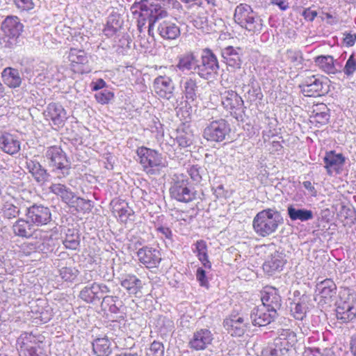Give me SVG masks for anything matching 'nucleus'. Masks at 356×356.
<instances>
[{
	"label": "nucleus",
	"mask_w": 356,
	"mask_h": 356,
	"mask_svg": "<svg viewBox=\"0 0 356 356\" xmlns=\"http://www.w3.org/2000/svg\"><path fill=\"white\" fill-rule=\"evenodd\" d=\"M134 8H137L134 15H137V27L142 32L147 22H149V30L152 29L155 23L168 16L166 10L159 3L150 2L149 0H141L135 3Z\"/></svg>",
	"instance_id": "1"
},
{
	"label": "nucleus",
	"mask_w": 356,
	"mask_h": 356,
	"mask_svg": "<svg viewBox=\"0 0 356 356\" xmlns=\"http://www.w3.org/2000/svg\"><path fill=\"white\" fill-rule=\"evenodd\" d=\"M280 224L279 213L272 209L258 212L252 221L254 231L261 237L268 236L275 232Z\"/></svg>",
	"instance_id": "2"
},
{
	"label": "nucleus",
	"mask_w": 356,
	"mask_h": 356,
	"mask_svg": "<svg viewBox=\"0 0 356 356\" xmlns=\"http://www.w3.org/2000/svg\"><path fill=\"white\" fill-rule=\"evenodd\" d=\"M234 20L251 34L259 33L263 28V21L246 3H240L234 10Z\"/></svg>",
	"instance_id": "3"
},
{
	"label": "nucleus",
	"mask_w": 356,
	"mask_h": 356,
	"mask_svg": "<svg viewBox=\"0 0 356 356\" xmlns=\"http://www.w3.org/2000/svg\"><path fill=\"white\" fill-rule=\"evenodd\" d=\"M330 80L322 74H311L304 77L299 88L305 97H318L324 96L330 90Z\"/></svg>",
	"instance_id": "4"
},
{
	"label": "nucleus",
	"mask_w": 356,
	"mask_h": 356,
	"mask_svg": "<svg viewBox=\"0 0 356 356\" xmlns=\"http://www.w3.org/2000/svg\"><path fill=\"white\" fill-rule=\"evenodd\" d=\"M136 154L143 171L147 175L159 174L165 167L162 154L155 149L145 146L138 147L136 149Z\"/></svg>",
	"instance_id": "5"
},
{
	"label": "nucleus",
	"mask_w": 356,
	"mask_h": 356,
	"mask_svg": "<svg viewBox=\"0 0 356 356\" xmlns=\"http://www.w3.org/2000/svg\"><path fill=\"white\" fill-rule=\"evenodd\" d=\"M220 104L232 117L238 120L242 119L245 106L242 97L233 90H225L220 93Z\"/></svg>",
	"instance_id": "6"
},
{
	"label": "nucleus",
	"mask_w": 356,
	"mask_h": 356,
	"mask_svg": "<svg viewBox=\"0 0 356 356\" xmlns=\"http://www.w3.org/2000/svg\"><path fill=\"white\" fill-rule=\"evenodd\" d=\"M66 54L69 68L73 74H84L91 72L90 56L84 49L71 47Z\"/></svg>",
	"instance_id": "7"
},
{
	"label": "nucleus",
	"mask_w": 356,
	"mask_h": 356,
	"mask_svg": "<svg viewBox=\"0 0 356 356\" xmlns=\"http://www.w3.org/2000/svg\"><path fill=\"white\" fill-rule=\"evenodd\" d=\"M231 131L230 124L223 118L211 121L204 129L203 138L209 142L220 143Z\"/></svg>",
	"instance_id": "8"
},
{
	"label": "nucleus",
	"mask_w": 356,
	"mask_h": 356,
	"mask_svg": "<svg viewBox=\"0 0 356 356\" xmlns=\"http://www.w3.org/2000/svg\"><path fill=\"white\" fill-rule=\"evenodd\" d=\"M169 192L172 199L181 202L188 203L196 198V193L191 188L188 179L183 176L173 179Z\"/></svg>",
	"instance_id": "9"
},
{
	"label": "nucleus",
	"mask_w": 356,
	"mask_h": 356,
	"mask_svg": "<svg viewBox=\"0 0 356 356\" xmlns=\"http://www.w3.org/2000/svg\"><path fill=\"white\" fill-rule=\"evenodd\" d=\"M45 157L53 171H61L63 173L70 170V163L62 148L58 145H52L47 148Z\"/></svg>",
	"instance_id": "10"
},
{
	"label": "nucleus",
	"mask_w": 356,
	"mask_h": 356,
	"mask_svg": "<svg viewBox=\"0 0 356 356\" xmlns=\"http://www.w3.org/2000/svg\"><path fill=\"white\" fill-rule=\"evenodd\" d=\"M218 69V61L213 52L209 48L203 49L201 64L195 67L198 75L202 78L209 79L212 74L217 73Z\"/></svg>",
	"instance_id": "11"
},
{
	"label": "nucleus",
	"mask_w": 356,
	"mask_h": 356,
	"mask_svg": "<svg viewBox=\"0 0 356 356\" xmlns=\"http://www.w3.org/2000/svg\"><path fill=\"white\" fill-rule=\"evenodd\" d=\"M41 341L35 336L24 333L20 335L17 341L19 356H40Z\"/></svg>",
	"instance_id": "12"
},
{
	"label": "nucleus",
	"mask_w": 356,
	"mask_h": 356,
	"mask_svg": "<svg viewBox=\"0 0 356 356\" xmlns=\"http://www.w3.org/2000/svg\"><path fill=\"white\" fill-rule=\"evenodd\" d=\"M213 339V334L209 329H198L189 339L188 347L196 351L204 350L212 344Z\"/></svg>",
	"instance_id": "13"
},
{
	"label": "nucleus",
	"mask_w": 356,
	"mask_h": 356,
	"mask_svg": "<svg viewBox=\"0 0 356 356\" xmlns=\"http://www.w3.org/2000/svg\"><path fill=\"white\" fill-rule=\"evenodd\" d=\"M277 315V310L260 305L253 309L250 317L254 325L266 326L274 321Z\"/></svg>",
	"instance_id": "14"
},
{
	"label": "nucleus",
	"mask_w": 356,
	"mask_h": 356,
	"mask_svg": "<svg viewBox=\"0 0 356 356\" xmlns=\"http://www.w3.org/2000/svg\"><path fill=\"white\" fill-rule=\"evenodd\" d=\"M27 218L36 226L47 225L51 221V213L48 207L33 204L26 212Z\"/></svg>",
	"instance_id": "15"
},
{
	"label": "nucleus",
	"mask_w": 356,
	"mask_h": 356,
	"mask_svg": "<svg viewBox=\"0 0 356 356\" xmlns=\"http://www.w3.org/2000/svg\"><path fill=\"white\" fill-rule=\"evenodd\" d=\"M137 256L139 261L147 268L158 267L162 260L160 250L149 246L140 248Z\"/></svg>",
	"instance_id": "16"
},
{
	"label": "nucleus",
	"mask_w": 356,
	"mask_h": 356,
	"mask_svg": "<svg viewBox=\"0 0 356 356\" xmlns=\"http://www.w3.org/2000/svg\"><path fill=\"white\" fill-rule=\"evenodd\" d=\"M338 320L343 323H349L356 318V300L354 297H348L346 300L340 301L336 309Z\"/></svg>",
	"instance_id": "17"
},
{
	"label": "nucleus",
	"mask_w": 356,
	"mask_h": 356,
	"mask_svg": "<svg viewBox=\"0 0 356 356\" xmlns=\"http://www.w3.org/2000/svg\"><path fill=\"white\" fill-rule=\"evenodd\" d=\"M224 327L232 336H243L248 327V319L239 315H230L224 320Z\"/></svg>",
	"instance_id": "18"
},
{
	"label": "nucleus",
	"mask_w": 356,
	"mask_h": 356,
	"mask_svg": "<svg viewBox=\"0 0 356 356\" xmlns=\"http://www.w3.org/2000/svg\"><path fill=\"white\" fill-rule=\"evenodd\" d=\"M329 119L330 111L326 104L321 103L313 106L309 118L311 128H321L328 123Z\"/></svg>",
	"instance_id": "19"
},
{
	"label": "nucleus",
	"mask_w": 356,
	"mask_h": 356,
	"mask_svg": "<svg viewBox=\"0 0 356 356\" xmlns=\"http://www.w3.org/2000/svg\"><path fill=\"white\" fill-rule=\"evenodd\" d=\"M327 175H332L334 173L339 174L343 169L346 162L345 156L341 154H337L335 151L326 152L323 159Z\"/></svg>",
	"instance_id": "20"
},
{
	"label": "nucleus",
	"mask_w": 356,
	"mask_h": 356,
	"mask_svg": "<svg viewBox=\"0 0 356 356\" xmlns=\"http://www.w3.org/2000/svg\"><path fill=\"white\" fill-rule=\"evenodd\" d=\"M285 257L283 252L275 251L264 262L262 266L264 271L269 275L281 271L286 264Z\"/></svg>",
	"instance_id": "21"
},
{
	"label": "nucleus",
	"mask_w": 356,
	"mask_h": 356,
	"mask_svg": "<svg viewBox=\"0 0 356 356\" xmlns=\"http://www.w3.org/2000/svg\"><path fill=\"white\" fill-rule=\"evenodd\" d=\"M261 305L273 308L275 310L282 305V298L278 289L271 286H264L260 291Z\"/></svg>",
	"instance_id": "22"
},
{
	"label": "nucleus",
	"mask_w": 356,
	"mask_h": 356,
	"mask_svg": "<svg viewBox=\"0 0 356 356\" xmlns=\"http://www.w3.org/2000/svg\"><path fill=\"white\" fill-rule=\"evenodd\" d=\"M153 88L157 95L163 99H169L173 93L172 80L167 76H159L153 82Z\"/></svg>",
	"instance_id": "23"
},
{
	"label": "nucleus",
	"mask_w": 356,
	"mask_h": 356,
	"mask_svg": "<svg viewBox=\"0 0 356 356\" xmlns=\"http://www.w3.org/2000/svg\"><path fill=\"white\" fill-rule=\"evenodd\" d=\"M110 205L113 214L122 222L126 223L134 212L124 200L115 197L111 200Z\"/></svg>",
	"instance_id": "24"
},
{
	"label": "nucleus",
	"mask_w": 356,
	"mask_h": 356,
	"mask_svg": "<svg viewBox=\"0 0 356 356\" xmlns=\"http://www.w3.org/2000/svg\"><path fill=\"white\" fill-rule=\"evenodd\" d=\"M106 286L93 282L90 286H85L79 293V298L88 303L99 300L106 292Z\"/></svg>",
	"instance_id": "25"
},
{
	"label": "nucleus",
	"mask_w": 356,
	"mask_h": 356,
	"mask_svg": "<svg viewBox=\"0 0 356 356\" xmlns=\"http://www.w3.org/2000/svg\"><path fill=\"white\" fill-rule=\"evenodd\" d=\"M46 113L47 119L57 128H61L65 125L67 118V113L62 106L51 103L48 105Z\"/></svg>",
	"instance_id": "26"
},
{
	"label": "nucleus",
	"mask_w": 356,
	"mask_h": 356,
	"mask_svg": "<svg viewBox=\"0 0 356 356\" xmlns=\"http://www.w3.org/2000/svg\"><path fill=\"white\" fill-rule=\"evenodd\" d=\"M24 25L17 16H8L1 24L4 34L10 38H17L23 31Z\"/></svg>",
	"instance_id": "27"
},
{
	"label": "nucleus",
	"mask_w": 356,
	"mask_h": 356,
	"mask_svg": "<svg viewBox=\"0 0 356 356\" xmlns=\"http://www.w3.org/2000/svg\"><path fill=\"white\" fill-rule=\"evenodd\" d=\"M159 35L165 40H175L180 35V29L177 24L170 19L161 22L157 27Z\"/></svg>",
	"instance_id": "28"
},
{
	"label": "nucleus",
	"mask_w": 356,
	"mask_h": 356,
	"mask_svg": "<svg viewBox=\"0 0 356 356\" xmlns=\"http://www.w3.org/2000/svg\"><path fill=\"white\" fill-rule=\"evenodd\" d=\"M0 148L5 153L13 155L19 152L20 142L15 136L3 132L0 136Z\"/></svg>",
	"instance_id": "29"
},
{
	"label": "nucleus",
	"mask_w": 356,
	"mask_h": 356,
	"mask_svg": "<svg viewBox=\"0 0 356 356\" xmlns=\"http://www.w3.org/2000/svg\"><path fill=\"white\" fill-rule=\"evenodd\" d=\"M318 298L319 302L327 304L330 302L334 296L337 290V286L331 279H325L322 281L318 286Z\"/></svg>",
	"instance_id": "30"
},
{
	"label": "nucleus",
	"mask_w": 356,
	"mask_h": 356,
	"mask_svg": "<svg viewBox=\"0 0 356 356\" xmlns=\"http://www.w3.org/2000/svg\"><path fill=\"white\" fill-rule=\"evenodd\" d=\"M120 285L130 296H137L143 289L142 281L134 274H127L120 279Z\"/></svg>",
	"instance_id": "31"
},
{
	"label": "nucleus",
	"mask_w": 356,
	"mask_h": 356,
	"mask_svg": "<svg viewBox=\"0 0 356 356\" xmlns=\"http://www.w3.org/2000/svg\"><path fill=\"white\" fill-rule=\"evenodd\" d=\"M278 346L286 352L295 347L298 339L296 334L289 329H282L279 331L278 337L275 340Z\"/></svg>",
	"instance_id": "32"
},
{
	"label": "nucleus",
	"mask_w": 356,
	"mask_h": 356,
	"mask_svg": "<svg viewBox=\"0 0 356 356\" xmlns=\"http://www.w3.org/2000/svg\"><path fill=\"white\" fill-rule=\"evenodd\" d=\"M0 209L3 216L8 219L16 218L20 213L17 200L10 195L2 197Z\"/></svg>",
	"instance_id": "33"
},
{
	"label": "nucleus",
	"mask_w": 356,
	"mask_h": 356,
	"mask_svg": "<svg viewBox=\"0 0 356 356\" xmlns=\"http://www.w3.org/2000/svg\"><path fill=\"white\" fill-rule=\"evenodd\" d=\"M193 252L198 260L202 264V266L206 269L211 270L212 268V263L209 257V249L207 242L204 240H197L193 244Z\"/></svg>",
	"instance_id": "34"
},
{
	"label": "nucleus",
	"mask_w": 356,
	"mask_h": 356,
	"mask_svg": "<svg viewBox=\"0 0 356 356\" xmlns=\"http://www.w3.org/2000/svg\"><path fill=\"white\" fill-rule=\"evenodd\" d=\"M242 49L241 47L228 46L223 49L222 56L226 63L234 68H240L241 60Z\"/></svg>",
	"instance_id": "35"
},
{
	"label": "nucleus",
	"mask_w": 356,
	"mask_h": 356,
	"mask_svg": "<svg viewBox=\"0 0 356 356\" xmlns=\"http://www.w3.org/2000/svg\"><path fill=\"white\" fill-rule=\"evenodd\" d=\"M92 347L96 356H109L113 352L112 343L106 336L95 339Z\"/></svg>",
	"instance_id": "36"
},
{
	"label": "nucleus",
	"mask_w": 356,
	"mask_h": 356,
	"mask_svg": "<svg viewBox=\"0 0 356 356\" xmlns=\"http://www.w3.org/2000/svg\"><path fill=\"white\" fill-rule=\"evenodd\" d=\"M1 76L3 83L10 88H18L22 84V78L19 72L15 68L6 67L2 71Z\"/></svg>",
	"instance_id": "37"
},
{
	"label": "nucleus",
	"mask_w": 356,
	"mask_h": 356,
	"mask_svg": "<svg viewBox=\"0 0 356 356\" xmlns=\"http://www.w3.org/2000/svg\"><path fill=\"white\" fill-rule=\"evenodd\" d=\"M33 224L28 219L19 218L13 225L14 234L22 238H30L32 236L34 228Z\"/></svg>",
	"instance_id": "38"
},
{
	"label": "nucleus",
	"mask_w": 356,
	"mask_h": 356,
	"mask_svg": "<svg viewBox=\"0 0 356 356\" xmlns=\"http://www.w3.org/2000/svg\"><path fill=\"white\" fill-rule=\"evenodd\" d=\"M315 65L319 70L327 74H335L337 73V69L334 65V59L332 56H318L314 59Z\"/></svg>",
	"instance_id": "39"
},
{
	"label": "nucleus",
	"mask_w": 356,
	"mask_h": 356,
	"mask_svg": "<svg viewBox=\"0 0 356 356\" xmlns=\"http://www.w3.org/2000/svg\"><path fill=\"white\" fill-rule=\"evenodd\" d=\"M183 92L188 102L196 101L198 95L197 81L195 78H186L183 83Z\"/></svg>",
	"instance_id": "40"
},
{
	"label": "nucleus",
	"mask_w": 356,
	"mask_h": 356,
	"mask_svg": "<svg viewBox=\"0 0 356 356\" xmlns=\"http://www.w3.org/2000/svg\"><path fill=\"white\" fill-rule=\"evenodd\" d=\"M51 193L59 196L67 204L70 205L74 200L75 194L66 186L61 184H53L49 187Z\"/></svg>",
	"instance_id": "41"
},
{
	"label": "nucleus",
	"mask_w": 356,
	"mask_h": 356,
	"mask_svg": "<svg viewBox=\"0 0 356 356\" xmlns=\"http://www.w3.org/2000/svg\"><path fill=\"white\" fill-rule=\"evenodd\" d=\"M308 311V301L306 298H301L298 302L291 305V315L296 319L302 321L306 316Z\"/></svg>",
	"instance_id": "42"
},
{
	"label": "nucleus",
	"mask_w": 356,
	"mask_h": 356,
	"mask_svg": "<svg viewBox=\"0 0 356 356\" xmlns=\"http://www.w3.org/2000/svg\"><path fill=\"white\" fill-rule=\"evenodd\" d=\"M287 213L290 219L293 221H307L313 218V213L311 210L296 209L293 205L287 207Z\"/></svg>",
	"instance_id": "43"
},
{
	"label": "nucleus",
	"mask_w": 356,
	"mask_h": 356,
	"mask_svg": "<svg viewBox=\"0 0 356 356\" xmlns=\"http://www.w3.org/2000/svg\"><path fill=\"white\" fill-rule=\"evenodd\" d=\"M192 132L185 127H179L176 130L175 140L181 147H189L192 144Z\"/></svg>",
	"instance_id": "44"
},
{
	"label": "nucleus",
	"mask_w": 356,
	"mask_h": 356,
	"mask_svg": "<svg viewBox=\"0 0 356 356\" xmlns=\"http://www.w3.org/2000/svg\"><path fill=\"white\" fill-rule=\"evenodd\" d=\"M30 173L38 182H44L47 180L49 175L39 163L31 161L29 164Z\"/></svg>",
	"instance_id": "45"
},
{
	"label": "nucleus",
	"mask_w": 356,
	"mask_h": 356,
	"mask_svg": "<svg viewBox=\"0 0 356 356\" xmlns=\"http://www.w3.org/2000/svg\"><path fill=\"white\" fill-rule=\"evenodd\" d=\"M196 64V56L193 52L190 51L179 57L177 67L181 70H189Z\"/></svg>",
	"instance_id": "46"
},
{
	"label": "nucleus",
	"mask_w": 356,
	"mask_h": 356,
	"mask_svg": "<svg viewBox=\"0 0 356 356\" xmlns=\"http://www.w3.org/2000/svg\"><path fill=\"white\" fill-rule=\"evenodd\" d=\"M59 274L63 281L72 282L77 278L79 271L75 267L65 266L59 270Z\"/></svg>",
	"instance_id": "47"
},
{
	"label": "nucleus",
	"mask_w": 356,
	"mask_h": 356,
	"mask_svg": "<svg viewBox=\"0 0 356 356\" xmlns=\"http://www.w3.org/2000/svg\"><path fill=\"white\" fill-rule=\"evenodd\" d=\"M338 216L344 225L353 224L355 220V211L346 205L341 206Z\"/></svg>",
	"instance_id": "48"
},
{
	"label": "nucleus",
	"mask_w": 356,
	"mask_h": 356,
	"mask_svg": "<svg viewBox=\"0 0 356 356\" xmlns=\"http://www.w3.org/2000/svg\"><path fill=\"white\" fill-rule=\"evenodd\" d=\"M69 206L75 208L76 211L83 213H88L91 210V204L90 200H86L83 198L76 197V195L73 203L70 204Z\"/></svg>",
	"instance_id": "49"
},
{
	"label": "nucleus",
	"mask_w": 356,
	"mask_h": 356,
	"mask_svg": "<svg viewBox=\"0 0 356 356\" xmlns=\"http://www.w3.org/2000/svg\"><path fill=\"white\" fill-rule=\"evenodd\" d=\"M114 92L104 90L95 94V99L97 103L104 105L108 104L114 99Z\"/></svg>",
	"instance_id": "50"
},
{
	"label": "nucleus",
	"mask_w": 356,
	"mask_h": 356,
	"mask_svg": "<svg viewBox=\"0 0 356 356\" xmlns=\"http://www.w3.org/2000/svg\"><path fill=\"white\" fill-rule=\"evenodd\" d=\"M164 346L163 344L158 341H154L149 348L146 351L145 356H163Z\"/></svg>",
	"instance_id": "51"
},
{
	"label": "nucleus",
	"mask_w": 356,
	"mask_h": 356,
	"mask_svg": "<svg viewBox=\"0 0 356 356\" xmlns=\"http://www.w3.org/2000/svg\"><path fill=\"white\" fill-rule=\"evenodd\" d=\"M80 244L79 236L77 234H67L63 241V245L67 249L75 250Z\"/></svg>",
	"instance_id": "52"
},
{
	"label": "nucleus",
	"mask_w": 356,
	"mask_h": 356,
	"mask_svg": "<svg viewBox=\"0 0 356 356\" xmlns=\"http://www.w3.org/2000/svg\"><path fill=\"white\" fill-rule=\"evenodd\" d=\"M16 6L22 11H29L34 8L35 0H14Z\"/></svg>",
	"instance_id": "53"
},
{
	"label": "nucleus",
	"mask_w": 356,
	"mask_h": 356,
	"mask_svg": "<svg viewBox=\"0 0 356 356\" xmlns=\"http://www.w3.org/2000/svg\"><path fill=\"white\" fill-rule=\"evenodd\" d=\"M196 279L201 286H209V282L206 275V271L202 267L197 268L196 270Z\"/></svg>",
	"instance_id": "54"
},
{
	"label": "nucleus",
	"mask_w": 356,
	"mask_h": 356,
	"mask_svg": "<svg viewBox=\"0 0 356 356\" xmlns=\"http://www.w3.org/2000/svg\"><path fill=\"white\" fill-rule=\"evenodd\" d=\"M274 345V348H269L266 350V356H286L288 352L280 348L275 341Z\"/></svg>",
	"instance_id": "55"
},
{
	"label": "nucleus",
	"mask_w": 356,
	"mask_h": 356,
	"mask_svg": "<svg viewBox=\"0 0 356 356\" xmlns=\"http://www.w3.org/2000/svg\"><path fill=\"white\" fill-rule=\"evenodd\" d=\"M356 70V62L351 56L346 63L343 72L347 76L352 75Z\"/></svg>",
	"instance_id": "56"
},
{
	"label": "nucleus",
	"mask_w": 356,
	"mask_h": 356,
	"mask_svg": "<svg viewBox=\"0 0 356 356\" xmlns=\"http://www.w3.org/2000/svg\"><path fill=\"white\" fill-rule=\"evenodd\" d=\"M343 44L348 47H353L356 42V34L351 33H343Z\"/></svg>",
	"instance_id": "57"
},
{
	"label": "nucleus",
	"mask_w": 356,
	"mask_h": 356,
	"mask_svg": "<svg viewBox=\"0 0 356 356\" xmlns=\"http://www.w3.org/2000/svg\"><path fill=\"white\" fill-rule=\"evenodd\" d=\"M161 3L163 6L168 9H179L181 7L179 2L177 0H156Z\"/></svg>",
	"instance_id": "58"
},
{
	"label": "nucleus",
	"mask_w": 356,
	"mask_h": 356,
	"mask_svg": "<svg viewBox=\"0 0 356 356\" xmlns=\"http://www.w3.org/2000/svg\"><path fill=\"white\" fill-rule=\"evenodd\" d=\"M302 16L307 21L312 22L317 16L316 10H311L310 8H305L302 12Z\"/></svg>",
	"instance_id": "59"
},
{
	"label": "nucleus",
	"mask_w": 356,
	"mask_h": 356,
	"mask_svg": "<svg viewBox=\"0 0 356 356\" xmlns=\"http://www.w3.org/2000/svg\"><path fill=\"white\" fill-rule=\"evenodd\" d=\"M106 83L105 81L102 79H99L96 81H93L91 83V88L92 91H97L105 88Z\"/></svg>",
	"instance_id": "60"
},
{
	"label": "nucleus",
	"mask_w": 356,
	"mask_h": 356,
	"mask_svg": "<svg viewBox=\"0 0 356 356\" xmlns=\"http://www.w3.org/2000/svg\"><path fill=\"white\" fill-rule=\"evenodd\" d=\"M156 231L163 235L166 238H172V234L171 229L169 227L160 226L156 228Z\"/></svg>",
	"instance_id": "61"
},
{
	"label": "nucleus",
	"mask_w": 356,
	"mask_h": 356,
	"mask_svg": "<svg viewBox=\"0 0 356 356\" xmlns=\"http://www.w3.org/2000/svg\"><path fill=\"white\" fill-rule=\"evenodd\" d=\"M270 3L277 6L281 10H286L289 8V3L285 0H270Z\"/></svg>",
	"instance_id": "62"
},
{
	"label": "nucleus",
	"mask_w": 356,
	"mask_h": 356,
	"mask_svg": "<svg viewBox=\"0 0 356 356\" xmlns=\"http://www.w3.org/2000/svg\"><path fill=\"white\" fill-rule=\"evenodd\" d=\"M350 350L354 356H356V336L354 337L350 343Z\"/></svg>",
	"instance_id": "63"
},
{
	"label": "nucleus",
	"mask_w": 356,
	"mask_h": 356,
	"mask_svg": "<svg viewBox=\"0 0 356 356\" xmlns=\"http://www.w3.org/2000/svg\"><path fill=\"white\" fill-rule=\"evenodd\" d=\"M115 356H139L137 353H132L131 352H123L116 354Z\"/></svg>",
	"instance_id": "64"
}]
</instances>
